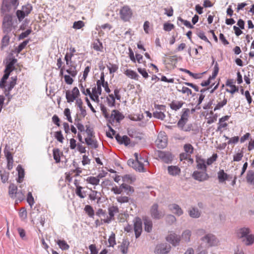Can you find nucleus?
<instances>
[{"label": "nucleus", "mask_w": 254, "mask_h": 254, "mask_svg": "<svg viewBox=\"0 0 254 254\" xmlns=\"http://www.w3.org/2000/svg\"><path fill=\"white\" fill-rule=\"evenodd\" d=\"M184 150L187 154L189 156L192 154L193 151V147L190 144H186L184 145Z\"/></svg>", "instance_id": "nucleus-50"}, {"label": "nucleus", "mask_w": 254, "mask_h": 254, "mask_svg": "<svg viewBox=\"0 0 254 254\" xmlns=\"http://www.w3.org/2000/svg\"><path fill=\"white\" fill-rule=\"evenodd\" d=\"M251 233V230L249 228L243 227L239 229L237 231V237L239 239L242 240Z\"/></svg>", "instance_id": "nucleus-15"}, {"label": "nucleus", "mask_w": 254, "mask_h": 254, "mask_svg": "<svg viewBox=\"0 0 254 254\" xmlns=\"http://www.w3.org/2000/svg\"><path fill=\"white\" fill-rule=\"evenodd\" d=\"M129 242L126 240L124 239L123 240L122 245H121V251L123 254H126L128 251V246L129 245Z\"/></svg>", "instance_id": "nucleus-33"}, {"label": "nucleus", "mask_w": 254, "mask_h": 254, "mask_svg": "<svg viewBox=\"0 0 254 254\" xmlns=\"http://www.w3.org/2000/svg\"><path fill=\"white\" fill-rule=\"evenodd\" d=\"M243 157V151L242 150L240 152L237 153L233 156V161L239 162L241 161Z\"/></svg>", "instance_id": "nucleus-64"}, {"label": "nucleus", "mask_w": 254, "mask_h": 254, "mask_svg": "<svg viewBox=\"0 0 254 254\" xmlns=\"http://www.w3.org/2000/svg\"><path fill=\"white\" fill-rule=\"evenodd\" d=\"M166 240L174 246H178L181 241V237L175 233L168 235Z\"/></svg>", "instance_id": "nucleus-12"}, {"label": "nucleus", "mask_w": 254, "mask_h": 254, "mask_svg": "<svg viewBox=\"0 0 254 254\" xmlns=\"http://www.w3.org/2000/svg\"><path fill=\"white\" fill-rule=\"evenodd\" d=\"M177 90L179 92H181L183 94H187L188 96L192 94V91L188 87L183 86L182 89H177Z\"/></svg>", "instance_id": "nucleus-53"}, {"label": "nucleus", "mask_w": 254, "mask_h": 254, "mask_svg": "<svg viewBox=\"0 0 254 254\" xmlns=\"http://www.w3.org/2000/svg\"><path fill=\"white\" fill-rule=\"evenodd\" d=\"M110 65H107V67L109 70L110 73L115 72L118 69V66L115 64L109 63Z\"/></svg>", "instance_id": "nucleus-62"}, {"label": "nucleus", "mask_w": 254, "mask_h": 254, "mask_svg": "<svg viewBox=\"0 0 254 254\" xmlns=\"http://www.w3.org/2000/svg\"><path fill=\"white\" fill-rule=\"evenodd\" d=\"M153 117L156 119L163 120L165 118V115L162 112L156 111L153 113Z\"/></svg>", "instance_id": "nucleus-58"}, {"label": "nucleus", "mask_w": 254, "mask_h": 254, "mask_svg": "<svg viewBox=\"0 0 254 254\" xmlns=\"http://www.w3.org/2000/svg\"><path fill=\"white\" fill-rule=\"evenodd\" d=\"M32 29L31 28L27 29L24 32H22L18 36V39L19 40L23 39L24 38L28 37V36L31 33Z\"/></svg>", "instance_id": "nucleus-52"}, {"label": "nucleus", "mask_w": 254, "mask_h": 254, "mask_svg": "<svg viewBox=\"0 0 254 254\" xmlns=\"http://www.w3.org/2000/svg\"><path fill=\"white\" fill-rule=\"evenodd\" d=\"M68 65L69 68L66 69V71L72 77H75L77 73L76 70V66L73 65L72 64H69Z\"/></svg>", "instance_id": "nucleus-35"}, {"label": "nucleus", "mask_w": 254, "mask_h": 254, "mask_svg": "<svg viewBox=\"0 0 254 254\" xmlns=\"http://www.w3.org/2000/svg\"><path fill=\"white\" fill-rule=\"evenodd\" d=\"M133 230L135 233V238L137 239L140 237L142 231V221L138 217H136L133 221Z\"/></svg>", "instance_id": "nucleus-5"}, {"label": "nucleus", "mask_w": 254, "mask_h": 254, "mask_svg": "<svg viewBox=\"0 0 254 254\" xmlns=\"http://www.w3.org/2000/svg\"><path fill=\"white\" fill-rule=\"evenodd\" d=\"M164 134V132L159 133L155 141V144L158 148L163 149L167 145V137Z\"/></svg>", "instance_id": "nucleus-7"}, {"label": "nucleus", "mask_w": 254, "mask_h": 254, "mask_svg": "<svg viewBox=\"0 0 254 254\" xmlns=\"http://www.w3.org/2000/svg\"><path fill=\"white\" fill-rule=\"evenodd\" d=\"M174 24L169 23H165L163 25V29L167 32L171 31L174 28Z\"/></svg>", "instance_id": "nucleus-63"}, {"label": "nucleus", "mask_w": 254, "mask_h": 254, "mask_svg": "<svg viewBox=\"0 0 254 254\" xmlns=\"http://www.w3.org/2000/svg\"><path fill=\"white\" fill-rule=\"evenodd\" d=\"M185 103L183 101L173 100L170 104V107L173 110L177 111L181 108Z\"/></svg>", "instance_id": "nucleus-22"}, {"label": "nucleus", "mask_w": 254, "mask_h": 254, "mask_svg": "<svg viewBox=\"0 0 254 254\" xmlns=\"http://www.w3.org/2000/svg\"><path fill=\"white\" fill-rule=\"evenodd\" d=\"M201 240L206 242L209 247L216 246L218 243V240L216 237L211 234L206 235L201 238Z\"/></svg>", "instance_id": "nucleus-10"}, {"label": "nucleus", "mask_w": 254, "mask_h": 254, "mask_svg": "<svg viewBox=\"0 0 254 254\" xmlns=\"http://www.w3.org/2000/svg\"><path fill=\"white\" fill-rule=\"evenodd\" d=\"M227 103V100L226 98H224L222 102H219L215 106L214 109V111H215L217 110H219L221 108H222L224 106H225Z\"/></svg>", "instance_id": "nucleus-60"}, {"label": "nucleus", "mask_w": 254, "mask_h": 254, "mask_svg": "<svg viewBox=\"0 0 254 254\" xmlns=\"http://www.w3.org/2000/svg\"><path fill=\"white\" fill-rule=\"evenodd\" d=\"M14 198H16V203L21 202L25 199V194L21 190H18L14 196Z\"/></svg>", "instance_id": "nucleus-38"}, {"label": "nucleus", "mask_w": 254, "mask_h": 254, "mask_svg": "<svg viewBox=\"0 0 254 254\" xmlns=\"http://www.w3.org/2000/svg\"><path fill=\"white\" fill-rule=\"evenodd\" d=\"M12 16L10 14H5L2 20V30L3 33L8 34L12 29Z\"/></svg>", "instance_id": "nucleus-1"}, {"label": "nucleus", "mask_w": 254, "mask_h": 254, "mask_svg": "<svg viewBox=\"0 0 254 254\" xmlns=\"http://www.w3.org/2000/svg\"><path fill=\"white\" fill-rule=\"evenodd\" d=\"M86 92L92 101H95L97 103L99 102V96L92 95L89 88L86 89Z\"/></svg>", "instance_id": "nucleus-54"}, {"label": "nucleus", "mask_w": 254, "mask_h": 254, "mask_svg": "<svg viewBox=\"0 0 254 254\" xmlns=\"http://www.w3.org/2000/svg\"><path fill=\"white\" fill-rule=\"evenodd\" d=\"M84 26V23L81 20L75 21L73 23L72 27L74 29H79Z\"/></svg>", "instance_id": "nucleus-59"}, {"label": "nucleus", "mask_w": 254, "mask_h": 254, "mask_svg": "<svg viewBox=\"0 0 254 254\" xmlns=\"http://www.w3.org/2000/svg\"><path fill=\"white\" fill-rule=\"evenodd\" d=\"M115 138L117 142L120 144H124L125 146H127L130 143L129 138L127 135H123L121 136L119 133L115 135Z\"/></svg>", "instance_id": "nucleus-14"}, {"label": "nucleus", "mask_w": 254, "mask_h": 254, "mask_svg": "<svg viewBox=\"0 0 254 254\" xmlns=\"http://www.w3.org/2000/svg\"><path fill=\"white\" fill-rule=\"evenodd\" d=\"M143 220L144 225V230L147 233H150L152 230V222L147 217H144L143 218Z\"/></svg>", "instance_id": "nucleus-18"}, {"label": "nucleus", "mask_w": 254, "mask_h": 254, "mask_svg": "<svg viewBox=\"0 0 254 254\" xmlns=\"http://www.w3.org/2000/svg\"><path fill=\"white\" fill-rule=\"evenodd\" d=\"M17 62V60L16 59L13 58L10 60V61L8 62L6 64V70L12 69L13 67L14 64Z\"/></svg>", "instance_id": "nucleus-61"}, {"label": "nucleus", "mask_w": 254, "mask_h": 254, "mask_svg": "<svg viewBox=\"0 0 254 254\" xmlns=\"http://www.w3.org/2000/svg\"><path fill=\"white\" fill-rule=\"evenodd\" d=\"M54 159L56 163H59L61 161V154L63 153L60 152L59 148H54L53 150Z\"/></svg>", "instance_id": "nucleus-31"}, {"label": "nucleus", "mask_w": 254, "mask_h": 254, "mask_svg": "<svg viewBox=\"0 0 254 254\" xmlns=\"http://www.w3.org/2000/svg\"><path fill=\"white\" fill-rule=\"evenodd\" d=\"M86 181L87 183L95 186L98 185L100 182V180L97 177H94L91 176L88 177Z\"/></svg>", "instance_id": "nucleus-42"}, {"label": "nucleus", "mask_w": 254, "mask_h": 254, "mask_svg": "<svg viewBox=\"0 0 254 254\" xmlns=\"http://www.w3.org/2000/svg\"><path fill=\"white\" fill-rule=\"evenodd\" d=\"M171 250V246L167 244L157 245L154 252L155 254H167Z\"/></svg>", "instance_id": "nucleus-8"}, {"label": "nucleus", "mask_w": 254, "mask_h": 254, "mask_svg": "<svg viewBox=\"0 0 254 254\" xmlns=\"http://www.w3.org/2000/svg\"><path fill=\"white\" fill-rule=\"evenodd\" d=\"M196 34L201 40H203V41L207 42L210 45H212L211 43L209 41L208 38L205 36L204 32L203 31H201V30L197 31L196 33Z\"/></svg>", "instance_id": "nucleus-49"}, {"label": "nucleus", "mask_w": 254, "mask_h": 254, "mask_svg": "<svg viewBox=\"0 0 254 254\" xmlns=\"http://www.w3.org/2000/svg\"><path fill=\"white\" fill-rule=\"evenodd\" d=\"M120 187L127 191V194H129V192L132 193L134 191V189L132 187L126 184H122Z\"/></svg>", "instance_id": "nucleus-48"}, {"label": "nucleus", "mask_w": 254, "mask_h": 254, "mask_svg": "<svg viewBox=\"0 0 254 254\" xmlns=\"http://www.w3.org/2000/svg\"><path fill=\"white\" fill-rule=\"evenodd\" d=\"M110 118H113L117 122L119 123L124 118V116L119 111L117 110H114L112 111Z\"/></svg>", "instance_id": "nucleus-21"}, {"label": "nucleus", "mask_w": 254, "mask_h": 254, "mask_svg": "<svg viewBox=\"0 0 254 254\" xmlns=\"http://www.w3.org/2000/svg\"><path fill=\"white\" fill-rule=\"evenodd\" d=\"M247 182L254 186V171L249 170L247 174Z\"/></svg>", "instance_id": "nucleus-32"}, {"label": "nucleus", "mask_w": 254, "mask_h": 254, "mask_svg": "<svg viewBox=\"0 0 254 254\" xmlns=\"http://www.w3.org/2000/svg\"><path fill=\"white\" fill-rule=\"evenodd\" d=\"M157 154L158 157L166 163H171L173 159L172 155L169 152L158 151Z\"/></svg>", "instance_id": "nucleus-9"}, {"label": "nucleus", "mask_w": 254, "mask_h": 254, "mask_svg": "<svg viewBox=\"0 0 254 254\" xmlns=\"http://www.w3.org/2000/svg\"><path fill=\"white\" fill-rule=\"evenodd\" d=\"M120 15L124 21H128L132 15V10L127 5L124 6L120 10Z\"/></svg>", "instance_id": "nucleus-3"}, {"label": "nucleus", "mask_w": 254, "mask_h": 254, "mask_svg": "<svg viewBox=\"0 0 254 254\" xmlns=\"http://www.w3.org/2000/svg\"><path fill=\"white\" fill-rule=\"evenodd\" d=\"M74 56V54L71 53H67L64 57V60L66 62V64L69 65L70 64L72 63V61L71 60L72 58Z\"/></svg>", "instance_id": "nucleus-55"}, {"label": "nucleus", "mask_w": 254, "mask_h": 254, "mask_svg": "<svg viewBox=\"0 0 254 254\" xmlns=\"http://www.w3.org/2000/svg\"><path fill=\"white\" fill-rule=\"evenodd\" d=\"M109 216L107 217L106 219H104V222L105 223L109 224L112 221L115 220V213L119 212V208L117 206H112L109 207L108 208Z\"/></svg>", "instance_id": "nucleus-11"}, {"label": "nucleus", "mask_w": 254, "mask_h": 254, "mask_svg": "<svg viewBox=\"0 0 254 254\" xmlns=\"http://www.w3.org/2000/svg\"><path fill=\"white\" fill-rule=\"evenodd\" d=\"M127 165L139 172H145L143 164L140 162L134 161L133 159H129L127 162Z\"/></svg>", "instance_id": "nucleus-6"}, {"label": "nucleus", "mask_w": 254, "mask_h": 254, "mask_svg": "<svg viewBox=\"0 0 254 254\" xmlns=\"http://www.w3.org/2000/svg\"><path fill=\"white\" fill-rule=\"evenodd\" d=\"M127 134L130 137L135 138L137 141L141 140L143 137V134L142 133L133 129L128 130Z\"/></svg>", "instance_id": "nucleus-19"}, {"label": "nucleus", "mask_w": 254, "mask_h": 254, "mask_svg": "<svg viewBox=\"0 0 254 254\" xmlns=\"http://www.w3.org/2000/svg\"><path fill=\"white\" fill-rule=\"evenodd\" d=\"M80 95V92L76 87H74L71 91L67 90L65 92V98L68 103H71L74 100L78 99V97Z\"/></svg>", "instance_id": "nucleus-2"}, {"label": "nucleus", "mask_w": 254, "mask_h": 254, "mask_svg": "<svg viewBox=\"0 0 254 254\" xmlns=\"http://www.w3.org/2000/svg\"><path fill=\"white\" fill-rule=\"evenodd\" d=\"M228 178V175L225 173L223 170H220L218 173V179L220 183H223Z\"/></svg>", "instance_id": "nucleus-29"}, {"label": "nucleus", "mask_w": 254, "mask_h": 254, "mask_svg": "<svg viewBox=\"0 0 254 254\" xmlns=\"http://www.w3.org/2000/svg\"><path fill=\"white\" fill-rule=\"evenodd\" d=\"M76 104L77 107L79 108V110L81 112V115L84 118L86 116V111L85 109H84L82 107L83 102L81 99H76Z\"/></svg>", "instance_id": "nucleus-30"}, {"label": "nucleus", "mask_w": 254, "mask_h": 254, "mask_svg": "<svg viewBox=\"0 0 254 254\" xmlns=\"http://www.w3.org/2000/svg\"><path fill=\"white\" fill-rule=\"evenodd\" d=\"M190 216L193 218H198L201 215V212L196 207H193L188 211Z\"/></svg>", "instance_id": "nucleus-23"}, {"label": "nucleus", "mask_w": 254, "mask_h": 254, "mask_svg": "<svg viewBox=\"0 0 254 254\" xmlns=\"http://www.w3.org/2000/svg\"><path fill=\"white\" fill-rule=\"evenodd\" d=\"M17 187L14 184H10L8 188V193L10 197L14 198V196L18 191Z\"/></svg>", "instance_id": "nucleus-28"}, {"label": "nucleus", "mask_w": 254, "mask_h": 254, "mask_svg": "<svg viewBox=\"0 0 254 254\" xmlns=\"http://www.w3.org/2000/svg\"><path fill=\"white\" fill-rule=\"evenodd\" d=\"M85 127V132L88 136L87 138H93V137H94L95 133L94 131L93 128L90 127L89 125H86Z\"/></svg>", "instance_id": "nucleus-39"}, {"label": "nucleus", "mask_w": 254, "mask_h": 254, "mask_svg": "<svg viewBox=\"0 0 254 254\" xmlns=\"http://www.w3.org/2000/svg\"><path fill=\"white\" fill-rule=\"evenodd\" d=\"M13 150V149L12 148H11L9 145L6 144L3 150L6 158L13 157L11 153Z\"/></svg>", "instance_id": "nucleus-34"}, {"label": "nucleus", "mask_w": 254, "mask_h": 254, "mask_svg": "<svg viewBox=\"0 0 254 254\" xmlns=\"http://www.w3.org/2000/svg\"><path fill=\"white\" fill-rule=\"evenodd\" d=\"M169 208L171 211L179 216L183 214V210L180 206L177 204L173 203L170 204L169 205Z\"/></svg>", "instance_id": "nucleus-16"}, {"label": "nucleus", "mask_w": 254, "mask_h": 254, "mask_svg": "<svg viewBox=\"0 0 254 254\" xmlns=\"http://www.w3.org/2000/svg\"><path fill=\"white\" fill-rule=\"evenodd\" d=\"M126 75L129 77L135 80H138L139 75L136 72L134 71L133 70L127 69L126 71Z\"/></svg>", "instance_id": "nucleus-40"}, {"label": "nucleus", "mask_w": 254, "mask_h": 254, "mask_svg": "<svg viewBox=\"0 0 254 254\" xmlns=\"http://www.w3.org/2000/svg\"><path fill=\"white\" fill-rule=\"evenodd\" d=\"M242 242L246 246L252 245L254 243V235L250 233L247 236L243 239L242 240Z\"/></svg>", "instance_id": "nucleus-25"}, {"label": "nucleus", "mask_w": 254, "mask_h": 254, "mask_svg": "<svg viewBox=\"0 0 254 254\" xmlns=\"http://www.w3.org/2000/svg\"><path fill=\"white\" fill-rule=\"evenodd\" d=\"M84 211L90 217H93L94 211L91 206L86 205L84 207Z\"/></svg>", "instance_id": "nucleus-45"}, {"label": "nucleus", "mask_w": 254, "mask_h": 254, "mask_svg": "<svg viewBox=\"0 0 254 254\" xmlns=\"http://www.w3.org/2000/svg\"><path fill=\"white\" fill-rule=\"evenodd\" d=\"M57 244L59 247L63 250H68L69 248V245L66 243L64 240H59L57 241Z\"/></svg>", "instance_id": "nucleus-43"}, {"label": "nucleus", "mask_w": 254, "mask_h": 254, "mask_svg": "<svg viewBox=\"0 0 254 254\" xmlns=\"http://www.w3.org/2000/svg\"><path fill=\"white\" fill-rule=\"evenodd\" d=\"M83 188L82 187L76 188L75 193L80 198H83L86 196V192L84 191H82Z\"/></svg>", "instance_id": "nucleus-47"}, {"label": "nucleus", "mask_w": 254, "mask_h": 254, "mask_svg": "<svg viewBox=\"0 0 254 254\" xmlns=\"http://www.w3.org/2000/svg\"><path fill=\"white\" fill-rule=\"evenodd\" d=\"M192 176L194 179L199 182H202L207 180L209 178L208 174L205 171H194L193 173Z\"/></svg>", "instance_id": "nucleus-13"}, {"label": "nucleus", "mask_w": 254, "mask_h": 254, "mask_svg": "<svg viewBox=\"0 0 254 254\" xmlns=\"http://www.w3.org/2000/svg\"><path fill=\"white\" fill-rule=\"evenodd\" d=\"M9 76V73H4L0 81V88H3L6 85V80L8 79Z\"/></svg>", "instance_id": "nucleus-46"}, {"label": "nucleus", "mask_w": 254, "mask_h": 254, "mask_svg": "<svg viewBox=\"0 0 254 254\" xmlns=\"http://www.w3.org/2000/svg\"><path fill=\"white\" fill-rule=\"evenodd\" d=\"M85 141L87 145L90 146L92 148L96 149L98 147V143L96 139L85 138Z\"/></svg>", "instance_id": "nucleus-26"}, {"label": "nucleus", "mask_w": 254, "mask_h": 254, "mask_svg": "<svg viewBox=\"0 0 254 254\" xmlns=\"http://www.w3.org/2000/svg\"><path fill=\"white\" fill-rule=\"evenodd\" d=\"M158 204L157 203L153 204L150 210V215L151 217L156 220L160 219L164 217L165 213L158 209Z\"/></svg>", "instance_id": "nucleus-4"}, {"label": "nucleus", "mask_w": 254, "mask_h": 254, "mask_svg": "<svg viewBox=\"0 0 254 254\" xmlns=\"http://www.w3.org/2000/svg\"><path fill=\"white\" fill-rule=\"evenodd\" d=\"M29 41L30 39H27L20 43L19 46L15 48L16 52L17 53H20L22 51V50L25 48L26 46L28 44Z\"/></svg>", "instance_id": "nucleus-36"}, {"label": "nucleus", "mask_w": 254, "mask_h": 254, "mask_svg": "<svg viewBox=\"0 0 254 254\" xmlns=\"http://www.w3.org/2000/svg\"><path fill=\"white\" fill-rule=\"evenodd\" d=\"M108 242L110 247H114L116 244L115 234L113 232L112 233L111 235L109 237V238L108 239Z\"/></svg>", "instance_id": "nucleus-57"}, {"label": "nucleus", "mask_w": 254, "mask_h": 254, "mask_svg": "<svg viewBox=\"0 0 254 254\" xmlns=\"http://www.w3.org/2000/svg\"><path fill=\"white\" fill-rule=\"evenodd\" d=\"M167 170L168 174L173 176L178 175L181 173L180 168L177 166H169Z\"/></svg>", "instance_id": "nucleus-20"}, {"label": "nucleus", "mask_w": 254, "mask_h": 254, "mask_svg": "<svg viewBox=\"0 0 254 254\" xmlns=\"http://www.w3.org/2000/svg\"><path fill=\"white\" fill-rule=\"evenodd\" d=\"M12 5L9 0H3L1 7V12L4 14L7 12H9L12 9Z\"/></svg>", "instance_id": "nucleus-17"}, {"label": "nucleus", "mask_w": 254, "mask_h": 254, "mask_svg": "<svg viewBox=\"0 0 254 254\" xmlns=\"http://www.w3.org/2000/svg\"><path fill=\"white\" fill-rule=\"evenodd\" d=\"M93 48L97 51H101V49L103 48L102 43L99 41L97 40L96 42H94L93 43Z\"/></svg>", "instance_id": "nucleus-51"}, {"label": "nucleus", "mask_w": 254, "mask_h": 254, "mask_svg": "<svg viewBox=\"0 0 254 254\" xmlns=\"http://www.w3.org/2000/svg\"><path fill=\"white\" fill-rule=\"evenodd\" d=\"M16 14L17 17V18L19 21H21L25 16L27 15L25 14L24 11L22 10H17L16 12Z\"/></svg>", "instance_id": "nucleus-56"}, {"label": "nucleus", "mask_w": 254, "mask_h": 254, "mask_svg": "<svg viewBox=\"0 0 254 254\" xmlns=\"http://www.w3.org/2000/svg\"><path fill=\"white\" fill-rule=\"evenodd\" d=\"M33 7L31 4L28 3L26 5H23L22 6V10L25 14L27 16L30 13L31 11L32 10Z\"/></svg>", "instance_id": "nucleus-44"}, {"label": "nucleus", "mask_w": 254, "mask_h": 254, "mask_svg": "<svg viewBox=\"0 0 254 254\" xmlns=\"http://www.w3.org/2000/svg\"><path fill=\"white\" fill-rule=\"evenodd\" d=\"M16 170L18 172V177L17 179V181L18 183H21L24 177V170L20 165H18Z\"/></svg>", "instance_id": "nucleus-27"}, {"label": "nucleus", "mask_w": 254, "mask_h": 254, "mask_svg": "<svg viewBox=\"0 0 254 254\" xmlns=\"http://www.w3.org/2000/svg\"><path fill=\"white\" fill-rule=\"evenodd\" d=\"M191 236V232L189 230H186L183 232L182 235V240L185 242L190 241V237Z\"/></svg>", "instance_id": "nucleus-37"}, {"label": "nucleus", "mask_w": 254, "mask_h": 254, "mask_svg": "<svg viewBox=\"0 0 254 254\" xmlns=\"http://www.w3.org/2000/svg\"><path fill=\"white\" fill-rule=\"evenodd\" d=\"M9 172H6L5 170L0 171V177L1 178V181L3 183H5L7 181L9 178Z\"/></svg>", "instance_id": "nucleus-41"}, {"label": "nucleus", "mask_w": 254, "mask_h": 254, "mask_svg": "<svg viewBox=\"0 0 254 254\" xmlns=\"http://www.w3.org/2000/svg\"><path fill=\"white\" fill-rule=\"evenodd\" d=\"M196 162L197 163V168L198 169L202 170L205 172L206 171V166L205 164V160L200 157H196Z\"/></svg>", "instance_id": "nucleus-24"}]
</instances>
